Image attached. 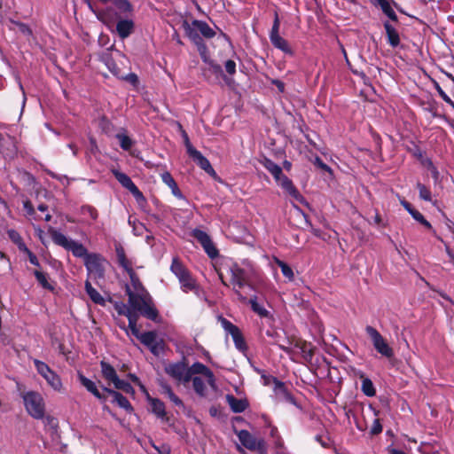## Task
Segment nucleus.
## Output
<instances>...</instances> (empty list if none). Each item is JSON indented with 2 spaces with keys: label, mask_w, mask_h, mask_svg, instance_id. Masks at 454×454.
Here are the masks:
<instances>
[{
  "label": "nucleus",
  "mask_w": 454,
  "mask_h": 454,
  "mask_svg": "<svg viewBox=\"0 0 454 454\" xmlns=\"http://www.w3.org/2000/svg\"><path fill=\"white\" fill-rule=\"evenodd\" d=\"M226 400L234 412H242L246 410L247 406V403L245 400L237 399L231 395H227Z\"/></svg>",
  "instance_id": "obj_24"
},
{
  "label": "nucleus",
  "mask_w": 454,
  "mask_h": 454,
  "mask_svg": "<svg viewBox=\"0 0 454 454\" xmlns=\"http://www.w3.org/2000/svg\"><path fill=\"white\" fill-rule=\"evenodd\" d=\"M49 232L55 244L64 247L67 250L72 251L74 256L83 257L85 260L86 256L90 254H87V249L84 247L82 244L67 238L63 233L52 228L49 230Z\"/></svg>",
  "instance_id": "obj_4"
},
{
  "label": "nucleus",
  "mask_w": 454,
  "mask_h": 454,
  "mask_svg": "<svg viewBox=\"0 0 454 454\" xmlns=\"http://www.w3.org/2000/svg\"><path fill=\"white\" fill-rule=\"evenodd\" d=\"M227 274L230 276L229 284L223 279V274L219 273L223 284L224 286L231 285L239 298L245 301L247 297L242 295L240 290L247 285L246 271L237 263H231L227 268Z\"/></svg>",
  "instance_id": "obj_3"
},
{
  "label": "nucleus",
  "mask_w": 454,
  "mask_h": 454,
  "mask_svg": "<svg viewBox=\"0 0 454 454\" xmlns=\"http://www.w3.org/2000/svg\"><path fill=\"white\" fill-rule=\"evenodd\" d=\"M437 91H438L440 97L442 98V100L444 102H446L447 104H449L450 106H451L452 108H454V102L440 87L437 88Z\"/></svg>",
  "instance_id": "obj_49"
},
{
  "label": "nucleus",
  "mask_w": 454,
  "mask_h": 454,
  "mask_svg": "<svg viewBox=\"0 0 454 454\" xmlns=\"http://www.w3.org/2000/svg\"><path fill=\"white\" fill-rule=\"evenodd\" d=\"M34 364L37 372L45 380L51 388L58 393L64 392V385L59 375L52 371L48 364L37 359L34 360Z\"/></svg>",
  "instance_id": "obj_7"
},
{
  "label": "nucleus",
  "mask_w": 454,
  "mask_h": 454,
  "mask_svg": "<svg viewBox=\"0 0 454 454\" xmlns=\"http://www.w3.org/2000/svg\"><path fill=\"white\" fill-rule=\"evenodd\" d=\"M21 252L27 255L28 260L32 264H34L35 266L39 265V262H38L36 256L27 247V251H21Z\"/></svg>",
  "instance_id": "obj_50"
},
{
  "label": "nucleus",
  "mask_w": 454,
  "mask_h": 454,
  "mask_svg": "<svg viewBox=\"0 0 454 454\" xmlns=\"http://www.w3.org/2000/svg\"><path fill=\"white\" fill-rule=\"evenodd\" d=\"M116 254L119 264L129 273L130 282H133V278H138L132 269L131 262L126 257L122 247L116 248Z\"/></svg>",
  "instance_id": "obj_20"
},
{
  "label": "nucleus",
  "mask_w": 454,
  "mask_h": 454,
  "mask_svg": "<svg viewBox=\"0 0 454 454\" xmlns=\"http://www.w3.org/2000/svg\"><path fill=\"white\" fill-rule=\"evenodd\" d=\"M362 390L367 396H373L375 389L371 380L364 378L362 381Z\"/></svg>",
  "instance_id": "obj_37"
},
{
  "label": "nucleus",
  "mask_w": 454,
  "mask_h": 454,
  "mask_svg": "<svg viewBox=\"0 0 454 454\" xmlns=\"http://www.w3.org/2000/svg\"><path fill=\"white\" fill-rule=\"evenodd\" d=\"M113 2L123 12L131 11V5L127 0H113Z\"/></svg>",
  "instance_id": "obj_45"
},
{
  "label": "nucleus",
  "mask_w": 454,
  "mask_h": 454,
  "mask_svg": "<svg viewBox=\"0 0 454 454\" xmlns=\"http://www.w3.org/2000/svg\"><path fill=\"white\" fill-rule=\"evenodd\" d=\"M190 157H192L193 160L207 174H209L212 176H215V171L211 166L209 160L206 157H204L200 152H199L198 150L190 149Z\"/></svg>",
  "instance_id": "obj_19"
},
{
  "label": "nucleus",
  "mask_w": 454,
  "mask_h": 454,
  "mask_svg": "<svg viewBox=\"0 0 454 454\" xmlns=\"http://www.w3.org/2000/svg\"><path fill=\"white\" fill-rule=\"evenodd\" d=\"M278 347L284 350L294 361L296 360L298 354H301L306 361H309L311 360L314 353L312 345L301 340H294L290 341L289 346L278 344Z\"/></svg>",
  "instance_id": "obj_6"
},
{
  "label": "nucleus",
  "mask_w": 454,
  "mask_h": 454,
  "mask_svg": "<svg viewBox=\"0 0 454 454\" xmlns=\"http://www.w3.org/2000/svg\"><path fill=\"white\" fill-rule=\"evenodd\" d=\"M315 163L321 169L332 174L331 168L329 166H327L325 163H324L319 158H316Z\"/></svg>",
  "instance_id": "obj_54"
},
{
  "label": "nucleus",
  "mask_w": 454,
  "mask_h": 454,
  "mask_svg": "<svg viewBox=\"0 0 454 454\" xmlns=\"http://www.w3.org/2000/svg\"><path fill=\"white\" fill-rule=\"evenodd\" d=\"M171 192L173 195H175L177 198H182V193L177 186V184L175 185V187H172Z\"/></svg>",
  "instance_id": "obj_61"
},
{
  "label": "nucleus",
  "mask_w": 454,
  "mask_h": 454,
  "mask_svg": "<svg viewBox=\"0 0 454 454\" xmlns=\"http://www.w3.org/2000/svg\"><path fill=\"white\" fill-rule=\"evenodd\" d=\"M417 187L419 192V197L426 201H432V195L430 190L424 184L418 183Z\"/></svg>",
  "instance_id": "obj_40"
},
{
  "label": "nucleus",
  "mask_w": 454,
  "mask_h": 454,
  "mask_svg": "<svg viewBox=\"0 0 454 454\" xmlns=\"http://www.w3.org/2000/svg\"><path fill=\"white\" fill-rule=\"evenodd\" d=\"M199 51H200V55H201L202 59H203L205 62H207V55H206V48H205V46L200 45V46L199 47Z\"/></svg>",
  "instance_id": "obj_62"
},
{
  "label": "nucleus",
  "mask_w": 454,
  "mask_h": 454,
  "mask_svg": "<svg viewBox=\"0 0 454 454\" xmlns=\"http://www.w3.org/2000/svg\"><path fill=\"white\" fill-rule=\"evenodd\" d=\"M192 237L201 244L209 257L214 258L217 255V249L214 246L210 237L205 231L195 229L192 231Z\"/></svg>",
  "instance_id": "obj_14"
},
{
  "label": "nucleus",
  "mask_w": 454,
  "mask_h": 454,
  "mask_svg": "<svg viewBox=\"0 0 454 454\" xmlns=\"http://www.w3.org/2000/svg\"><path fill=\"white\" fill-rule=\"evenodd\" d=\"M104 391L106 392L108 395L113 396V402L116 403L121 408L126 410L127 411H132L131 404L128 401L126 397H124L120 393L110 389V388H104Z\"/></svg>",
  "instance_id": "obj_22"
},
{
  "label": "nucleus",
  "mask_w": 454,
  "mask_h": 454,
  "mask_svg": "<svg viewBox=\"0 0 454 454\" xmlns=\"http://www.w3.org/2000/svg\"><path fill=\"white\" fill-rule=\"evenodd\" d=\"M23 401L27 413L34 419H41L45 414V403L42 395L29 391L23 395Z\"/></svg>",
  "instance_id": "obj_5"
},
{
  "label": "nucleus",
  "mask_w": 454,
  "mask_h": 454,
  "mask_svg": "<svg viewBox=\"0 0 454 454\" xmlns=\"http://www.w3.org/2000/svg\"><path fill=\"white\" fill-rule=\"evenodd\" d=\"M112 173L118 182L127 190H129L135 197L139 204L145 202L143 193L138 190L137 185L132 182L129 176L117 169H112Z\"/></svg>",
  "instance_id": "obj_12"
},
{
  "label": "nucleus",
  "mask_w": 454,
  "mask_h": 454,
  "mask_svg": "<svg viewBox=\"0 0 454 454\" xmlns=\"http://www.w3.org/2000/svg\"><path fill=\"white\" fill-rule=\"evenodd\" d=\"M194 27L205 37L211 38L215 35L214 30L204 21L195 20L193 22Z\"/></svg>",
  "instance_id": "obj_30"
},
{
  "label": "nucleus",
  "mask_w": 454,
  "mask_h": 454,
  "mask_svg": "<svg viewBox=\"0 0 454 454\" xmlns=\"http://www.w3.org/2000/svg\"><path fill=\"white\" fill-rule=\"evenodd\" d=\"M191 375L192 373L203 374L207 379V383L213 388L215 389V379L214 373L210 369L201 363H195L189 368Z\"/></svg>",
  "instance_id": "obj_17"
},
{
  "label": "nucleus",
  "mask_w": 454,
  "mask_h": 454,
  "mask_svg": "<svg viewBox=\"0 0 454 454\" xmlns=\"http://www.w3.org/2000/svg\"><path fill=\"white\" fill-rule=\"evenodd\" d=\"M129 296V305L132 311L145 317L151 320H156L158 311L155 309L153 299L149 293L142 286L139 278H133L130 286L126 288Z\"/></svg>",
  "instance_id": "obj_1"
},
{
  "label": "nucleus",
  "mask_w": 454,
  "mask_h": 454,
  "mask_svg": "<svg viewBox=\"0 0 454 454\" xmlns=\"http://www.w3.org/2000/svg\"><path fill=\"white\" fill-rule=\"evenodd\" d=\"M427 168L431 172L433 178L437 180L439 177V172L430 160L427 161Z\"/></svg>",
  "instance_id": "obj_51"
},
{
  "label": "nucleus",
  "mask_w": 454,
  "mask_h": 454,
  "mask_svg": "<svg viewBox=\"0 0 454 454\" xmlns=\"http://www.w3.org/2000/svg\"><path fill=\"white\" fill-rule=\"evenodd\" d=\"M235 346L238 349L243 350L246 348V344L242 336V333L239 330L237 333L231 335Z\"/></svg>",
  "instance_id": "obj_42"
},
{
  "label": "nucleus",
  "mask_w": 454,
  "mask_h": 454,
  "mask_svg": "<svg viewBox=\"0 0 454 454\" xmlns=\"http://www.w3.org/2000/svg\"><path fill=\"white\" fill-rule=\"evenodd\" d=\"M8 237L10 239L17 245L20 251H27V246L22 240L20 235L14 230L8 231Z\"/></svg>",
  "instance_id": "obj_33"
},
{
  "label": "nucleus",
  "mask_w": 454,
  "mask_h": 454,
  "mask_svg": "<svg viewBox=\"0 0 454 454\" xmlns=\"http://www.w3.org/2000/svg\"><path fill=\"white\" fill-rule=\"evenodd\" d=\"M262 164L274 176L275 180L279 179L283 175L281 168L271 160L264 159Z\"/></svg>",
  "instance_id": "obj_26"
},
{
  "label": "nucleus",
  "mask_w": 454,
  "mask_h": 454,
  "mask_svg": "<svg viewBox=\"0 0 454 454\" xmlns=\"http://www.w3.org/2000/svg\"><path fill=\"white\" fill-rule=\"evenodd\" d=\"M139 340L155 355H158L163 349L162 340L158 339L154 332L142 333L141 336H139Z\"/></svg>",
  "instance_id": "obj_16"
},
{
  "label": "nucleus",
  "mask_w": 454,
  "mask_h": 454,
  "mask_svg": "<svg viewBox=\"0 0 454 454\" xmlns=\"http://www.w3.org/2000/svg\"><path fill=\"white\" fill-rule=\"evenodd\" d=\"M97 14V17L99 20H101L102 22H104L107 27H111V23L106 19L105 15L101 12H98L96 13Z\"/></svg>",
  "instance_id": "obj_59"
},
{
  "label": "nucleus",
  "mask_w": 454,
  "mask_h": 454,
  "mask_svg": "<svg viewBox=\"0 0 454 454\" xmlns=\"http://www.w3.org/2000/svg\"><path fill=\"white\" fill-rule=\"evenodd\" d=\"M270 39L271 43L278 49L281 50L285 53H292V50L287 43L283 37L278 35H270Z\"/></svg>",
  "instance_id": "obj_27"
},
{
  "label": "nucleus",
  "mask_w": 454,
  "mask_h": 454,
  "mask_svg": "<svg viewBox=\"0 0 454 454\" xmlns=\"http://www.w3.org/2000/svg\"><path fill=\"white\" fill-rule=\"evenodd\" d=\"M35 276L39 282V284L45 289L52 290L53 286L49 283L47 277L44 273L35 270Z\"/></svg>",
  "instance_id": "obj_38"
},
{
  "label": "nucleus",
  "mask_w": 454,
  "mask_h": 454,
  "mask_svg": "<svg viewBox=\"0 0 454 454\" xmlns=\"http://www.w3.org/2000/svg\"><path fill=\"white\" fill-rule=\"evenodd\" d=\"M374 4H378L380 6L382 12L392 20H396L397 16L393 10L390 2L388 0H376Z\"/></svg>",
  "instance_id": "obj_28"
},
{
  "label": "nucleus",
  "mask_w": 454,
  "mask_h": 454,
  "mask_svg": "<svg viewBox=\"0 0 454 454\" xmlns=\"http://www.w3.org/2000/svg\"><path fill=\"white\" fill-rule=\"evenodd\" d=\"M161 179L162 182L165 184H167L170 189H172V187H175V185L176 184V181L168 172L162 173Z\"/></svg>",
  "instance_id": "obj_46"
},
{
  "label": "nucleus",
  "mask_w": 454,
  "mask_h": 454,
  "mask_svg": "<svg viewBox=\"0 0 454 454\" xmlns=\"http://www.w3.org/2000/svg\"><path fill=\"white\" fill-rule=\"evenodd\" d=\"M192 385L195 392L204 396L206 395V383L200 377H194L192 378Z\"/></svg>",
  "instance_id": "obj_34"
},
{
  "label": "nucleus",
  "mask_w": 454,
  "mask_h": 454,
  "mask_svg": "<svg viewBox=\"0 0 454 454\" xmlns=\"http://www.w3.org/2000/svg\"><path fill=\"white\" fill-rule=\"evenodd\" d=\"M445 252L449 257V260L451 263L454 262V253L453 251L450 249V246L445 244Z\"/></svg>",
  "instance_id": "obj_57"
},
{
  "label": "nucleus",
  "mask_w": 454,
  "mask_h": 454,
  "mask_svg": "<svg viewBox=\"0 0 454 454\" xmlns=\"http://www.w3.org/2000/svg\"><path fill=\"white\" fill-rule=\"evenodd\" d=\"M82 213L85 215L90 216L92 220H95L98 217L97 210L90 206L82 207Z\"/></svg>",
  "instance_id": "obj_47"
},
{
  "label": "nucleus",
  "mask_w": 454,
  "mask_h": 454,
  "mask_svg": "<svg viewBox=\"0 0 454 454\" xmlns=\"http://www.w3.org/2000/svg\"><path fill=\"white\" fill-rule=\"evenodd\" d=\"M419 223H420L421 224H423L425 227L428 228V229L432 228V226H431L430 223H429L428 221H427V220L425 219V217H424V218H423V220H422V221H420Z\"/></svg>",
  "instance_id": "obj_64"
},
{
  "label": "nucleus",
  "mask_w": 454,
  "mask_h": 454,
  "mask_svg": "<svg viewBox=\"0 0 454 454\" xmlns=\"http://www.w3.org/2000/svg\"><path fill=\"white\" fill-rule=\"evenodd\" d=\"M278 30H279V20L278 15L276 14L274 23L271 28V32L270 35H278Z\"/></svg>",
  "instance_id": "obj_53"
},
{
  "label": "nucleus",
  "mask_w": 454,
  "mask_h": 454,
  "mask_svg": "<svg viewBox=\"0 0 454 454\" xmlns=\"http://www.w3.org/2000/svg\"><path fill=\"white\" fill-rule=\"evenodd\" d=\"M84 263L90 278H102L104 277L106 262L100 255L90 254L86 256Z\"/></svg>",
  "instance_id": "obj_10"
},
{
  "label": "nucleus",
  "mask_w": 454,
  "mask_h": 454,
  "mask_svg": "<svg viewBox=\"0 0 454 454\" xmlns=\"http://www.w3.org/2000/svg\"><path fill=\"white\" fill-rule=\"evenodd\" d=\"M238 437L240 442L248 450L256 451L260 454H265L267 448L265 442L260 438H254L249 432L241 430L238 433Z\"/></svg>",
  "instance_id": "obj_11"
},
{
  "label": "nucleus",
  "mask_w": 454,
  "mask_h": 454,
  "mask_svg": "<svg viewBox=\"0 0 454 454\" xmlns=\"http://www.w3.org/2000/svg\"><path fill=\"white\" fill-rule=\"evenodd\" d=\"M149 402L153 412L155 413L159 418H164L166 415L164 403L161 401L154 398H149Z\"/></svg>",
  "instance_id": "obj_32"
},
{
  "label": "nucleus",
  "mask_w": 454,
  "mask_h": 454,
  "mask_svg": "<svg viewBox=\"0 0 454 454\" xmlns=\"http://www.w3.org/2000/svg\"><path fill=\"white\" fill-rule=\"evenodd\" d=\"M366 333L369 335L374 348L383 356L391 358L394 356V350L387 343V340L380 333V332L371 325L365 328Z\"/></svg>",
  "instance_id": "obj_9"
},
{
  "label": "nucleus",
  "mask_w": 454,
  "mask_h": 454,
  "mask_svg": "<svg viewBox=\"0 0 454 454\" xmlns=\"http://www.w3.org/2000/svg\"><path fill=\"white\" fill-rule=\"evenodd\" d=\"M100 366L102 375L109 385H113L116 389L121 390L125 393L133 392V387L131 385L129 382L119 379L116 371L112 365L106 362L102 361L100 363Z\"/></svg>",
  "instance_id": "obj_8"
},
{
  "label": "nucleus",
  "mask_w": 454,
  "mask_h": 454,
  "mask_svg": "<svg viewBox=\"0 0 454 454\" xmlns=\"http://www.w3.org/2000/svg\"><path fill=\"white\" fill-rule=\"evenodd\" d=\"M79 380L81 382V384L89 391L90 392L92 395H94L98 399H101V400H105V395H103L99 390L98 389L95 382H93L92 380H89L88 378H86L85 376L80 374L79 375Z\"/></svg>",
  "instance_id": "obj_23"
},
{
  "label": "nucleus",
  "mask_w": 454,
  "mask_h": 454,
  "mask_svg": "<svg viewBox=\"0 0 454 454\" xmlns=\"http://www.w3.org/2000/svg\"><path fill=\"white\" fill-rule=\"evenodd\" d=\"M411 216L418 222H420L423 220L424 216L422 215L421 213H419V211L413 209L411 213Z\"/></svg>",
  "instance_id": "obj_58"
},
{
  "label": "nucleus",
  "mask_w": 454,
  "mask_h": 454,
  "mask_svg": "<svg viewBox=\"0 0 454 454\" xmlns=\"http://www.w3.org/2000/svg\"><path fill=\"white\" fill-rule=\"evenodd\" d=\"M168 375L180 382H189L191 380V371L183 363L172 364L166 367Z\"/></svg>",
  "instance_id": "obj_13"
},
{
  "label": "nucleus",
  "mask_w": 454,
  "mask_h": 454,
  "mask_svg": "<svg viewBox=\"0 0 454 454\" xmlns=\"http://www.w3.org/2000/svg\"><path fill=\"white\" fill-rule=\"evenodd\" d=\"M137 318H138V315L129 317V330L127 329L126 331L128 333H129V331H130L131 334L139 340V336H141L142 333H139V330L137 327Z\"/></svg>",
  "instance_id": "obj_35"
},
{
  "label": "nucleus",
  "mask_w": 454,
  "mask_h": 454,
  "mask_svg": "<svg viewBox=\"0 0 454 454\" xmlns=\"http://www.w3.org/2000/svg\"><path fill=\"white\" fill-rule=\"evenodd\" d=\"M224 67L226 72L231 75L234 74L236 72V63L233 60H227L224 64Z\"/></svg>",
  "instance_id": "obj_48"
},
{
  "label": "nucleus",
  "mask_w": 454,
  "mask_h": 454,
  "mask_svg": "<svg viewBox=\"0 0 454 454\" xmlns=\"http://www.w3.org/2000/svg\"><path fill=\"white\" fill-rule=\"evenodd\" d=\"M249 303L251 308L254 313H256L261 317H270V313L262 305L258 303L257 298L254 296L249 300Z\"/></svg>",
  "instance_id": "obj_29"
},
{
  "label": "nucleus",
  "mask_w": 454,
  "mask_h": 454,
  "mask_svg": "<svg viewBox=\"0 0 454 454\" xmlns=\"http://www.w3.org/2000/svg\"><path fill=\"white\" fill-rule=\"evenodd\" d=\"M24 208L26 209V211L28 215L35 214V209H34L32 204L28 200L24 201Z\"/></svg>",
  "instance_id": "obj_56"
},
{
  "label": "nucleus",
  "mask_w": 454,
  "mask_h": 454,
  "mask_svg": "<svg viewBox=\"0 0 454 454\" xmlns=\"http://www.w3.org/2000/svg\"><path fill=\"white\" fill-rule=\"evenodd\" d=\"M134 22L131 20H120L116 25V32L121 38H126L133 32Z\"/></svg>",
  "instance_id": "obj_21"
},
{
  "label": "nucleus",
  "mask_w": 454,
  "mask_h": 454,
  "mask_svg": "<svg viewBox=\"0 0 454 454\" xmlns=\"http://www.w3.org/2000/svg\"><path fill=\"white\" fill-rule=\"evenodd\" d=\"M35 231L37 237L43 241V234H44L43 231L41 228L36 227V226H35Z\"/></svg>",
  "instance_id": "obj_63"
},
{
  "label": "nucleus",
  "mask_w": 454,
  "mask_h": 454,
  "mask_svg": "<svg viewBox=\"0 0 454 454\" xmlns=\"http://www.w3.org/2000/svg\"><path fill=\"white\" fill-rule=\"evenodd\" d=\"M116 137L119 140L120 145L121 146L122 149L129 150L131 147L132 141L125 134H117Z\"/></svg>",
  "instance_id": "obj_43"
},
{
  "label": "nucleus",
  "mask_w": 454,
  "mask_h": 454,
  "mask_svg": "<svg viewBox=\"0 0 454 454\" xmlns=\"http://www.w3.org/2000/svg\"><path fill=\"white\" fill-rule=\"evenodd\" d=\"M220 321L223 328L231 335L234 334L239 330L236 325L225 318L222 317Z\"/></svg>",
  "instance_id": "obj_41"
},
{
  "label": "nucleus",
  "mask_w": 454,
  "mask_h": 454,
  "mask_svg": "<svg viewBox=\"0 0 454 454\" xmlns=\"http://www.w3.org/2000/svg\"><path fill=\"white\" fill-rule=\"evenodd\" d=\"M192 237L201 244L209 257L214 258L217 255V249L214 246L210 237L205 231L195 229L192 231Z\"/></svg>",
  "instance_id": "obj_15"
},
{
  "label": "nucleus",
  "mask_w": 454,
  "mask_h": 454,
  "mask_svg": "<svg viewBox=\"0 0 454 454\" xmlns=\"http://www.w3.org/2000/svg\"><path fill=\"white\" fill-rule=\"evenodd\" d=\"M276 182L295 200L301 202L303 198L294 186L292 181L285 175H282Z\"/></svg>",
  "instance_id": "obj_18"
},
{
  "label": "nucleus",
  "mask_w": 454,
  "mask_h": 454,
  "mask_svg": "<svg viewBox=\"0 0 454 454\" xmlns=\"http://www.w3.org/2000/svg\"><path fill=\"white\" fill-rule=\"evenodd\" d=\"M115 309L120 315H124L129 319V317L137 315L134 311L131 310L130 306L128 304H116Z\"/></svg>",
  "instance_id": "obj_39"
},
{
  "label": "nucleus",
  "mask_w": 454,
  "mask_h": 454,
  "mask_svg": "<svg viewBox=\"0 0 454 454\" xmlns=\"http://www.w3.org/2000/svg\"><path fill=\"white\" fill-rule=\"evenodd\" d=\"M85 289H86V292H87L88 295L90 296V298L95 303L104 304V302H105L104 298L95 288L92 287L91 284L89 281H86V283H85Z\"/></svg>",
  "instance_id": "obj_31"
},
{
  "label": "nucleus",
  "mask_w": 454,
  "mask_h": 454,
  "mask_svg": "<svg viewBox=\"0 0 454 454\" xmlns=\"http://www.w3.org/2000/svg\"><path fill=\"white\" fill-rule=\"evenodd\" d=\"M371 431H372V434H378L382 431V427L378 419H374Z\"/></svg>",
  "instance_id": "obj_52"
},
{
  "label": "nucleus",
  "mask_w": 454,
  "mask_h": 454,
  "mask_svg": "<svg viewBox=\"0 0 454 454\" xmlns=\"http://www.w3.org/2000/svg\"><path fill=\"white\" fill-rule=\"evenodd\" d=\"M170 270L178 278L181 289L184 293L193 292L197 296H200V287L199 284L177 258L173 259Z\"/></svg>",
  "instance_id": "obj_2"
},
{
  "label": "nucleus",
  "mask_w": 454,
  "mask_h": 454,
  "mask_svg": "<svg viewBox=\"0 0 454 454\" xmlns=\"http://www.w3.org/2000/svg\"><path fill=\"white\" fill-rule=\"evenodd\" d=\"M384 27L386 29V33L387 35V41L389 44L393 47H396L400 43V38L398 32L395 28L388 22L384 24Z\"/></svg>",
  "instance_id": "obj_25"
},
{
  "label": "nucleus",
  "mask_w": 454,
  "mask_h": 454,
  "mask_svg": "<svg viewBox=\"0 0 454 454\" xmlns=\"http://www.w3.org/2000/svg\"><path fill=\"white\" fill-rule=\"evenodd\" d=\"M277 264L279 266V268L281 269V271H282V274L288 279V280H293L294 279V271L293 270L291 269L290 266H288L286 262L280 261V260H277L276 261Z\"/></svg>",
  "instance_id": "obj_36"
},
{
  "label": "nucleus",
  "mask_w": 454,
  "mask_h": 454,
  "mask_svg": "<svg viewBox=\"0 0 454 454\" xmlns=\"http://www.w3.org/2000/svg\"><path fill=\"white\" fill-rule=\"evenodd\" d=\"M401 204L403 206V207L409 212L411 213L414 208H412L411 205L407 202L406 200H402L401 201Z\"/></svg>",
  "instance_id": "obj_60"
},
{
  "label": "nucleus",
  "mask_w": 454,
  "mask_h": 454,
  "mask_svg": "<svg viewBox=\"0 0 454 454\" xmlns=\"http://www.w3.org/2000/svg\"><path fill=\"white\" fill-rule=\"evenodd\" d=\"M164 393L169 398V400L177 406H183L181 399L176 395L168 387H164Z\"/></svg>",
  "instance_id": "obj_44"
},
{
  "label": "nucleus",
  "mask_w": 454,
  "mask_h": 454,
  "mask_svg": "<svg viewBox=\"0 0 454 454\" xmlns=\"http://www.w3.org/2000/svg\"><path fill=\"white\" fill-rule=\"evenodd\" d=\"M183 137H184V145L186 146L187 153L190 155V149H192V150H196V149L190 143L189 137H188L187 134L184 131H183Z\"/></svg>",
  "instance_id": "obj_55"
}]
</instances>
